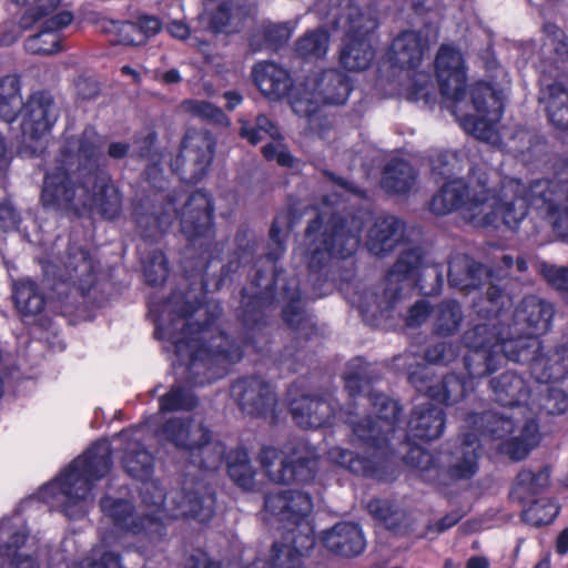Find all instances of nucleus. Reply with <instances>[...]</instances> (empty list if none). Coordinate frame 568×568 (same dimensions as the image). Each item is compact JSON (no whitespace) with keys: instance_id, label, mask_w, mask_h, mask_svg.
Listing matches in <instances>:
<instances>
[{"instance_id":"f257e3e1","label":"nucleus","mask_w":568,"mask_h":568,"mask_svg":"<svg viewBox=\"0 0 568 568\" xmlns=\"http://www.w3.org/2000/svg\"><path fill=\"white\" fill-rule=\"evenodd\" d=\"M521 273L527 263L503 254L500 264L486 271L465 254H455L449 261V284L469 292L487 281L486 297L474 303L478 316L485 320L465 332L463 341L473 353L467 358L470 373L483 376L498 369L505 361L528 364L531 376L540 384L557 382L568 375V345H560L540 353L538 335L548 332L555 315L554 305L536 295L526 296L514 315L507 313L513 306L511 297L496 282Z\"/></svg>"},{"instance_id":"f03ea898","label":"nucleus","mask_w":568,"mask_h":568,"mask_svg":"<svg viewBox=\"0 0 568 568\" xmlns=\"http://www.w3.org/2000/svg\"><path fill=\"white\" fill-rule=\"evenodd\" d=\"M490 184L486 169L473 168L467 183L454 179L440 187L430 201V211L446 215L462 210L474 225L503 224L515 230L530 206L568 239V161L556 163L551 179L534 181L528 187L516 179H505L499 186Z\"/></svg>"},{"instance_id":"7ed1b4c3","label":"nucleus","mask_w":568,"mask_h":568,"mask_svg":"<svg viewBox=\"0 0 568 568\" xmlns=\"http://www.w3.org/2000/svg\"><path fill=\"white\" fill-rule=\"evenodd\" d=\"M369 365L362 358H355L346 367L344 381L349 396L355 400L345 412V422L352 428L354 437L365 446L382 449L384 446L404 445L410 437L434 440L445 428V414L432 404L416 406L408 423V433L398 426L400 407L398 403L383 393L371 388ZM344 418V412H339ZM331 463L355 474L378 480L394 477V464L385 455L374 452L372 458L342 448L333 447L327 452Z\"/></svg>"},{"instance_id":"20e7f679","label":"nucleus","mask_w":568,"mask_h":568,"mask_svg":"<svg viewBox=\"0 0 568 568\" xmlns=\"http://www.w3.org/2000/svg\"><path fill=\"white\" fill-rule=\"evenodd\" d=\"M186 304L184 296L174 294L161 305L150 302L149 312L154 317L156 338L170 341L190 382L203 385L222 376L230 364L241 359L243 352L215 325L221 314L217 303L195 308Z\"/></svg>"},{"instance_id":"39448f33","label":"nucleus","mask_w":568,"mask_h":568,"mask_svg":"<svg viewBox=\"0 0 568 568\" xmlns=\"http://www.w3.org/2000/svg\"><path fill=\"white\" fill-rule=\"evenodd\" d=\"M100 154L101 139L93 129L65 135L54 165L44 175L42 205L59 212L95 211L109 220L116 217L121 195L109 176L98 170Z\"/></svg>"},{"instance_id":"423d86ee","label":"nucleus","mask_w":568,"mask_h":568,"mask_svg":"<svg viewBox=\"0 0 568 568\" xmlns=\"http://www.w3.org/2000/svg\"><path fill=\"white\" fill-rule=\"evenodd\" d=\"M144 426L123 430L116 436L123 448L122 464L126 473L142 481L141 497L142 507L140 514L133 511L130 501L125 499H114L111 496L110 503H125L130 506V513L118 508L122 517H126L128 523L138 525L141 529L140 540L150 541L159 539L163 535L165 519L181 517H192L201 523L207 521L214 511V498L211 494L199 496V491L191 493L186 488L173 489L164 494L161 485L155 480H149L153 471V457L145 450L142 443ZM102 508V503H100Z\"/></svg>"},{"instance_id":"0eeeda50","label":"nucleus","mask_w":568,"mask_h":568,"mask_svg":"<svg viewBox=\"0 0 568 568\" xmlns=\"http://www.w3.org/2000/svg\"><path fill=\"white\" fill-rule=\"evenodd\" d=\"M436 74L442 95L454 103L453 113L463 130L490 145L497 146L501 139L497 123L504 112L505 92L486 82L470 88L474 113L464 110L466 105V70L459 51L443 45L436 57Z\"/></svg>"},{"instance_id":"6e6552de","label":"nucleus","mask_w":568,"mask_h":568,"mask_svg":"<svg viewBox=\"0 0 568 568\" xmlns=\"http://www.w3.org/2000/svg\"><path fill=\"white\" fill-rule=\"evenodd\" d=\"M498 409L481 415H469V426L478 422L486 424L483 435L493 439H505L508 455L523 459L540 439L536 414L529 405V392L524 378L514 372H506L490 381Z\"/></svg>"},{"instance_id":"1a4fd4ad","label":"nucleus","mask_w":568,"mask_h":568,"mask_svg":"<svg viewBox=\"0 0 568 568\" xmlns=\"http://www.w3.org/2000/svg\"><path fill=\"white\" fill-rule=\"evenodd\" d=\"M336 202L323 199L315 207L316 217L306 229L304 243L294 250V262L305 265L311 273L326 267L333 258L353 255L359 245L369 213L363 210L356 214L341 212Z\"/></svg>"},{"instance_id":"9d476101","label":"nucleus","mask_w":568,"mask_h":568,"mask_svg":"<svg viewBox=\"0 0 568 568\" xmlns=\"http://www.w3.org/2000/svg\"><path fill=\"white\" fill-rule=\"evenodd\" d=\"M112 447L106 439L93 443L58 477L47 483L32 496L69 519L87 516L95 498V483L111 469Z\"/></svg>"},{"instance_id":"9b49d317","label":"nucleus","mask_w":568,"mask_h":568,"mask_svg":"<svg viewBox=\"0 0 568 568\" xmlns=\"http://www.w3.org/2000/svg\"><path fill=\"white\" fill-rule=\"evenodd\" d=\"M443 270L442 264L424 258L419 246H412L400 253L383 283L366 290L353 303L363 317L372 323L387 318L403 292L413 285H417L424 295L439 294L444 283Z\"/></svg>"},{"instance_id":"f8f14e48","label":"nucleus","mask_w":568,"mask_h":568,"mask_svg":"<svg viewBox=\"0 0 568 568\" xmlns=\"http://www.w3.org/2000/svg\"><path fill=\"white\" fill-rule=\"evenodd\" d=\"M313 504L311 497L298 490H281L265 497L263 520L278 521L286 530L284 541H275L267 560L258 559L246 568H301L302 560L315 539L308 521Z\"/></svg>"},{"instance_id":"ddd939ff","label":"nucleus","mask_w":568,"mask_h":568,"mask_svg":"<svg viewBox=\"0 0 568 568\" xmlns=\"http://www.w3.org/2000/svg\"><path fill=\"white\" fill-rule=\"evenodd\" d=\"M212 214L210 196L203 191H196L186 201L183 193L169 197L153 212L152 216H144L135 212V220L142 236L155 239L168 232L180 219L181 232L189 241L190 247L201 251L199 268L203 270L206 267V258L213 239Z\"/></svg>"},{"instance_id":"4468645a","label":"nucleus","mask_w":568,"mask_h":568,"mask_svg":"<svg viewBox=\"0 0 568 568\" xmlns=\"http://www.w3.org/2000/svg\"><path fill=\"white\" fill-rule=\"evenodd\" d=\"M161 434L182 452L187 467L214 471L222 466L225 447L220 440L213 439L201 422L171 418L164 424Z\"/></svg>"},{"instance_id":"2eb2a0df","label":"nucleus","mask_w":568,"mask_h":568,"mask_svg":"<svg viewBox=\"0 0 568 568\" xmlns=\"http://www.w3.org/2000/svg\"><path fill=\"white\" fill-rule=\"evenodd\" d=\"M427 41L414 31L397 36L390 47V61L405 70L400 93L409 101L432 105L435 102V87L428 71L419 69Z\"/></svg>"},{"instance_id":"dca6fc26","label":"nucleus","mask_w":568,"mask_h":568,"mask_svg":"<svg viewBox=\"0 0 568 568\" xmlns=\"http://www.w3.org/2000/svg\"><path fill=\"white\" fill-rule=\"evenodd\" d=\"M337 24L344 31L339 51L341 65L351 72L366 70L375 58V50L368 39L377 27L378 21L372 9L362 10L351 6L347 12L339 17Z\"/></svg>"},{"instance_id":"f3484780","label":"nucleus","mask_w":568,"mask_h":568,"mask_svg":"<svg viewBox=\"0 0 568 568\" xmlns=\"http://www.w3.org/2000/svg\"><path fill=\"white\" fill-rule=\"evenodd\" d=\"M258 458L265 475L276 484L308 483L317 470V453L303 442L286 446L284 450L263 447Z\"/></svg>"},{"instance_id":"a211bd4d","label":"nucleus","mask_w":568,"mask_h":568,"mask_svg":"<svg viewBox=\"0 0 568 568\" xmlns=\"http://www.w3.org/2000/svg\"><path fill=\"white\" fill-rule=\"evenodd\" d=\"M118 508L130 513L125 503H110V498L102 501V513L113 523V530L105 532L90 554L82 559L75 568H124L115 551L116 547L130 548L131 539L140 537L141 529L134 523L130 525L126 517H122Z\"/></svg>"},{"instance_id":"6ab92c4d","label":"nucleus","mask_w":568,"mask_h":568,"mask_svg":"<svg viewBox=\"0 0 568 568\" xmlns=\"http://www.w3.org/2000/svg\"><path fill=\"white\" fill-rule=\"evenodd\" d=\"M20 116V153L33 156L43 150L47 139L60 116L59 106L49 92L38 90L27 98Z\"/></svg>"},{"instance_id":"aec40b11","label":"nucleus","mask_w":568,"mask_h":568,"mask_svg":"<svg viewBox=\"0 0 568 568\" xmlns=\"http://www.w3.org/2000/svg\"><path fill=\"white\" fill-rule=\"evenodd\" d=\"M349 78L338 70L324 71L320 78L307 79L303 88H296L291 94L292 110L300 116L311 118L321 103L339 105L349 97Z\"/></svg>"},{"instance_id":"412c9836","label":"nucleus","mask_w":568,"mask_h":568,"mask_svg":"<svg viewBox=\"0 0 568 568\" xmlns=\"http://www.w3.org/2000/svg\"><path fill=\"white\" fill-rule=\"evenodd\" d=\"M468 348V354L465 356V367L468 372L469 379H460L455 374L447 375L439 384L433 385L428 378L429 367L426 365L418 364L416 368L413 367V363L406 366L408 379L412 385L420 393H426L430 398L444 403L446 405H453L462 400L470 390L475 388V379L481 378V376H475L470 373L467 365V358L471 355L473 348ZM493 372H489L491 374ZM483 375V377L487 376Z\"/></svg>"},{"instance_id":"4be33fe9","label":"nucleus","mask_w":568,"mask_h":568,"mask_svg":"<svg viewBox=\"0 0 568 568\" xmlns=\"http://www.w3.org/2000/svg\"><path fill=\"white\" fill-rule=\"evenodd\" d=\"M465 419L463 439L449 454L445 456V468L453 478L467 479L474 476L478 469V449L481 442H497V447L506 454L505 439H493L483 435L486 424L480 422L469 426Z\"/></svg>"},{"instance_id":"5701e85b","label":"nucleus","mask_w":568,"mask_h":568,"mask_svg":"<svg viewBox=\"0 0 568 568\" xmlns=\"http://www.w3.org/2000/svg\"><path fill=\"white\" fill-rule=\"evenodd\" d=\"M213 159V141L205 132L189 131L180 154L170 163L172 172L187 183H196L207 172Z\"/></svg>"},{"instance_id":"b1692460","label":"nucleus","mask_w":568,"mask_h":568,"mask_svg":"<svg viewBox=\"0 0 568 568\" xmlns=\"http://www.w3.org/2000/svg\"><path fill=\"white\" fill-rule=\"evenodd\" d=\"M42 270L45 281L69 283L82 293L89 291L94 281V264L88 251L71 244L64 260L43 261Z\"/></svg>"},{"instance_id":"393cba45","label":"nucleus","mask_w":568,"mask_h":568,"mask_svg":"<svg viewBox=\"0 0 568 568\" xmlns=\"http://www.w3.org/2000/svg\"><path fill=\"white\" fill-rule=\"evenodd\" d=\"M29 529L20 515L0 521V560L10 568H40L36 559L21 551Z\"/></svg>"},{"instance_id":"a878e982","label":"nucleus","mask_w":568,"mask_h":568,"mask_svg":"<svg viewBox=\"0 0 568 568\" xmlns=\"http://www.w3.org/2000/svg\"><path fill=\"white\" fill-rule=\"evenodd\" d=\"M231 395L242 412L252 416L271 414L276 404L272 386L258 377H248L235 382Z\"/></svg>"},{"instance_id":"bb28decb","label":"nucleus","mask_w":568,"mask_h":568,"mask_svg":"<svg viewBox=\"0 0 568 568\" xmlns=\"http://www.w3.org/2000/svg\"><path fill=\"white\" fill-rule=\"evenodd\" d=\"M240 134L252 144H256L262 141L264 136H268L272 139V142L263 146L262 152L264 158L268 161H275L282 166L292 168L294 165L295 160L288 152L286 145L282 142L280 130L266 115H258L255 126H250L243 121Z\"/></svg>"},{"instance_id":"cd10ccee","label":"nucleus","mask_w":568,"mask_h":568,"mask_svg":"<svg viewBox=\"0 0 568 568\" xmlns=\"http://www.w3.org/2000/svg\"><path fill=\"white\" fill-rule=\"evenodd\" d=\"M410 231L404 221L394 215L379 216L368 231L366 246L376 256L392 253L398 245L410 240Z\"/></svg>"},{"instance_id":"c85d7f7f","label":"nucleus","mask_w":568,"mask_h":568,"mask_svg":"<svg viewBox=\"0 0 568 568\" xmlns=\"http://www.w3.org/2000/svg\"><path fill=\"white\" fill-rule=\"evenodd\" d=\"M273 283L275 298L285 304L283 307L284 321L301 334L308 328H313L301 304L297 280L294 277L287 280L283 272H276Z\"/></svg>"},{"instance_id":"c756f323","label":"nucleus","mask_w":568,"mask_h":568,"mask_svg":"<svg viewBox=\"0 0 568 568\" xmlns=\"http://www.w3.org/2000/svg\"><path fill=\"white\" fill-rule=\"evenodd\" d=\"M253 79L261 93L270 100H281L303 84L293 85L288 72L274 62H260L253 69Z\"/></svg>"},{"instance_id":"7c9ffc66","label":"nucleus","mask_w":568,"mask_h":568,"mask_svg":"<svg viewBox=\"0 0 568 568\" xmlns=\"http://www.w3.org/2000/svg\"><path fill=\"white\" fill-rule=\"evenodd\" d=\"M291 413L295 423L303 428L322 427L337 418L332 403L308 396L292 399Z\"/></svg>"},{"instance_id":"2f4dec72","label":"nucleus","mask_w":568,"mask_h":568,"mask_svg":"<svg viewBox=\"0 0 568 568\" xmlns=\"http://www.w3.org/2000/svg\"><path fill=\"white\" fill-rule=\"evenodd\" d=\"M325 547L341 556L353 557L364 551L366 541L362 529L353 523H339L323 536Z\"/></svg>"},{"instance_id":"473e14b6","label":"nucleus","mask_w":568,"mask_h":568,"mask_svg":"<svg viewBox=\"0 0 568 568\" xmlns=\"http://www.w3.org/2000/svg\"><path fill=\"white\" fill-rule=\"evenodd\" d=\"M539 102L544 104L554 126L568 130V90L561 81L550 82L547 77H544Z\"/></svg>"},{"instance_id":"72a5a7b5","label":"nucleus","mask_w":568,"mask_h":568,"mask_svg":"<svg viewBox=\"0 0 568 568\" xmlns=\"http://www.w3.org/2000/svg\"><path fill=\"white\" fill-rule=\"evenodd\" d=\"M242 14L232 0H206L201 19L214 32L230 33L237 29Z\"/></svg>"},{"instance_id":"f704fd0d","label":"nucleus","mask_w":568,"mask_h":568,"mask_svg":"<svg viewBox=\"0 0 568 568\" xmlns=\"http://www.w3.org/2000/svg\"><path fill=\"white\" fill-rule=\"evenodd\" d=\"M23 103L20 79L17 75L0 78V118L12 123L20 115Z\"/></svg>"},{"instance_id":"c9c22d12","label":"nucleus","mask_w":568,"mask_h":568,"mask_svg":"<svg viewBox=\"0 0 568 568\" xmlns=\"http://www.w3.org/2000/svg\"><path fill=\"white\" fill-rule=\"evenodd\" d=\"M415 173L409 163L390 160L384 170L382 187L388 193H406L414 184Z\"/></svg>"},{"instance_id":"e433bc0d","label":"nucleus","mask_w":568,"mask_h":568,"mask_svg":"<svg viewBox=\"0 0 568 568\" xmlns=\"http://www.w3.org/2000/svg\"><path fill=\"white\" fill-rule=\"evenodd\" d=\"M14 303L22 317H33L44 307V298L37 285L29 278L20 280L13 285Z\"/></svg>"},{"instance_id":"4c0bfd02","label":"nucleus","mask_w":568,"mask_h":568,"mask_svg":"<svg viewBox=\"0 0 568 568\" xmlns=\"http://www.w3.org/2000/svg\"><path fill=\"white\" fill-rule=\"evenodd\" d=\"M227 473L231 479L243 489H251L254 485L255 470L250 463L247 452L236 448L230 452L227 459Z\"/></svg>"},{"instance_id":"58836bf2","label":"nucleus","mask_w":568,"mask_h":568,"mask_svg":"<svg viewBox=\"0 0 568 568\" xmlns=\"http://www.w3.org/2000/svg\"><path fill=\"white\" fill-rule=\"evenodd\" d=\"M462 321V307L455 301L443 302L434 310V329L439 335L448 336L456 333Z\"/></svg>"},{"instance_id":"ea45409f","label":"nucleus","mask_w":568,"mask_h":568,"mask_svg":"<svg viewBox=\"0 0 568 568\" xmlns=\"http://www.w3.org/2000/svg\"><path fill=\"white\" fill-rule=\"evenodd\" d=\"M99 28L102 32L112 36V42L125 45L142 44L141 37L136 33L139 29L135 22L103 19L99 22Z\"/></svg>"},{"instance_id":"a19ab883","label":"nucleus","mask_w":568,"mask_h":568,"mask_svg":"<svg viewBox=\"0 0 568 568\" xmlns=\"http://www.w3.org/2000/svg\"><path fill=\"white\" fill-rule=\"evenodd\" d=\"M329 34L318 29L306 33L296 43V51L304 58H322L327 53Z\"/></svg>"},{"instance_id":"79ce46f5","label":"nucleus","mask_w":568,"mask_h":568,"mask_svg":"<svg viewBox=\"0 0 568 568\" xmlns=\"http://www.w3.org/2000/svg\"><path fill=\"white\" fill-rule=\"evenodd\" d=\"M559 513V506L548 498L534 501L523 513L524 520L532 526L548 525Z\"/></svg>"},{"instance_id":"37998d69","label":"nucleus","mask_w":568,"mask_h":568,"mask_svg":"<svg viewBox=\"0 0 568 568\" xmlns=\"http://www.w3.org/2000/svg\"><path fill=\"white\" fill-rule=\"evenodd\" d=\"M196 404V397L190 390L182 387H173L160 398L161 412L190 410Z\"/></svg>"},{"instance_id":"c03bdc74","label":"nucleus","mask_w":568,"mask_h":568,"mask_svg":"<svg viewBox=\"0 0 568 568\" xmlns=\"http://www.w3.org/2000/svg\"><path fill=\"white\" fill-rule=\"evenodd\" d=\"M550 471L548 468L540 469L538 473L525 469L517 476L515 491L517 494L528 493L537 494L549 484Z\"/></svg>"},{"instance_id":"a18cd8bd","label":"nucleus","mask_w":568,"mask_h":568,"mask_svg":"<svg viewBox=\"0 0 568 568\" xmlns=\"http://www.w3.org/2000/svg\"><path fill=\"white\" fill-rule=\"evenodd\" d=\"M545 43L541 53L554 51L561 60H568V37L557 26L548 23L544 27Z\"/></svg>"},{"instance_id":"49530a36","label":"nucleus","mask_w":568,"mask_h":568,"mask_svg":"<svg viewBox=\"0 0 568 568\" xmlns=\"http://www.w3.org/2000/svg\"><path fill=\"white\" fill-rule=\"evenodd\" d=\"M366 508L375 519L384 523L389 529H396L397 521L403 517V513L386 499H372Z\"/></svg>"},{"instance_id":"de8ad7c7","label":"nucleus","mask_w":568,"mask_h":568,"mask_svg":"<svg viewBox=\"0 0 568 568\" xmlns=\"http://www.w3.org/2000/svg\"><path fill=\"white\" fill-rule=\"evenodd\" d=\"M464 168L463 155L457 151L439 152L433 161L434 173L443 178H452Z\"/></svg>"},{"instance_id":"09e8293b","label":"nucleus","mask_w":568,"mask_h":568,"mask_svg":"<svg viewBox=\"0 0 568 568\" xmlns=\"http://www.w3.org/2000/svg\"><path fill=\"white\" fill-rule=\"evenodd\" d=\"M184 109L192 114L200 116L202 119L219 123V124H227L229 120L223 113V111L206 101H197L190 100L184 102Z\"/></svg>"},{"instance_id":"8fccbe9b","label":"nucleus","mask_w":568,"mask_h":568,"mask_svg":"<svg viewBox=\"0 0 568 568\" xmlns=\"http://www.w3.org/2000/svg\"><path fill=\"white\" fill-rule=\"evenodd\" d=\"M168 274L169 267L164 254L160 251L153 252L144 266L146 282L151 285H159L166 280Z\"/></svg>"},{"instance_id":"3c124183","label":"nucleus","mask_w":568,"mask_h":568,"mask_svg":"<svg viewBox=\"0 0 568 568\" xmlns=\"http://www.w3.org/2000/svg\"><path fill=\"white\" fill-rule=\"evenodd\" d=\"M539 408L551 415L562 414L568 409V396L560 388L549 387L540 399Z\"/></svg>"},{"instance_id":"603ef678","label":"nucleus","mask_w":568,"mask_h":568,"mask_svg":"<svg viewBox=\"0 0 568 568\" xmlns=\"http://www.w3.org/2000/svg\"><path fill=\"white\" fill-rule=\"evenodd\" d=\"M539 273L546 282L558 291H568V267L542 262Z\"/></svg>"},{"instance_id":"864d4df0","label":"nucleus","mask_w":568,"mask_h":568,"mask_svg":"<svg viewBox=\"0 0 568 568\" xmlns=\"http://www.w3.org/2000/svg\"><path fill=\"white\" fill-rule=\"evenodd\" d=\"M459 354V346L442 342L427 349L425 359L430 364L447 365Z\"/></svg>"},{"instance_id":"5fc2aeb1","label":"nucleus","mask_w":568,"mask_h":568,"mask_svg":"<svg viewBox=\"0 0 568 568\" xmlns=\"http://www.w3.org/2000/svg\"><path fill=\"white\" fill-rule=\"evenodd\" d=\"M284 231V222H282V217L277 216L270 231V243H268V252L266 254L267 258L272 262L277 261L285 251L282 240V233Z\"/></svg>"},{"instance_id":"6e6d98bb","label":"nucleus","mask_w":568,"mask_h":568,"mask_svg":"<svg viewBox=\"0 0 568 568\" xmlns=\"http://www.w3.org/2000/svg\"><path fill=\"white\" fill-rule=\"evenodd\" d=\"M294 26L291 22L267 23L264 27L265 38L273 45L286 42L291 38Z\"/></svg>"},{"instance_id":"4d7b16f0","label":"nucleus","mask_w":568,"mask_h":568,"mask_svg":"<svg viewBox=\"0 0 568 568\" xmlns=\"http://www.w3.org/2000/svg\"><path fill=\"white\" fill-rule=\"evenodd\" d=\"M21 219L12 204L8 201L0 203V230L10 232L18 230Z\"/></svg>"},{"instance_id":"13d9d810","label":"nucleus","mask_w":568,"mask_h":568,"mask_svg":"<svg viewBox=\"0 0 568 568\" xmlns=\"http://www.w3.org/2000/svg\"><path fill=\"white\" fill-rule=\"evenodd\" d=\"M405 459L407 464L423 471L428 470L434 462L432 456L417 445L410 447L409 452L405 455Z\"/></svg>"},{"instance_id":"bf43d9fd","label":"nucleus","mask_w":568,"mask_h":568,"mask_svg":"<svg viewBox=\"0 0 568 568\" xmlns=\"http://www.w3.org/2000/svg\"><path fill=\"white\" fill-rule=\"evenodd\" d=\"M136 24L139 29L136 33L141 37V43H144L148 38L156 34L162 27L160 20L151 16L140 17Z\"/></svg>"},{"instance_id":"052dcab7","label":"nucleus","mask_w":568,"mask_h":568,"mask_svg":"<svg viewBox=\"0 0 568 568\" xmlns=\"http://www.w3.org/2000/svg\"><path fill=\"white\" fill-rule=\"evenodd\" d=\"M430 306L426 301H418L414 304L406 317V324L412 327L419 326L428 317Z\"/></svg>"},{"instance_id":"680f3d73","label":"nucleus","mask_w":568,"mask_h":568,"mask_svg":"<svg viewBox=\"0 0 568 568\" xmlns=\"http://www.w3.org/2000/svg\"><path fill=\"white\" fill-rule=\"evenodd\" d=\"M327 175L333 186L337 189L336 197H346L348 200L351 196H362V192L351 183L336 178L333 173H328Z\"/></svg>"},{"instance_id":"e2e57ef3","label":"nucleus","mask_w":568,"mask_h":568,"mask_svg":"<svg viewBox=\"0 0 568 568\" xmlns=\"http://www.w3.org/2000/svg\"><path fill=\"white\" fill-rule=\"evenodd\" d=\"M185 568H220V565L212 561L206 554L200 552L187 559Z\"/></svg>"},{"instance_id":"0e129e2a","label":"nucleus","mask_w":568,"mask_h":568,"mask_svg":"<svg viewBox=\"0 0 568 568\" xmlns=\"http://www.w3.org/2000/svg\"><path fill=\"white\" fill-rule=\"evenodd\" d=\"M268 295H270V293L265 292V293H263L262 296H258L257 294H255L252 302L243 301V303H245V307H246V310L244 311V320L243 321L246 325H250L251 322L254 324L258 323V317L253 313V310H254L255 305H258L261 303V301L266 298V296H268Z\"/></svg>"},{"instance_id":"69168bd1","label":"nucleus","mask_w":568,"mask_h":568,"mask_svg":"<svg viewBox=\"0 0 568 568\" xmlns=\"http://www.w3.org/2000/svg\"><path fill=\"white\" fill-rule=\"evenodd\" d=\"M166 29L168 32L176 39H185L190 34L189 27L184 22L178 20L170 22Z\"/></svg>"},{"instance_id":"338daca9","label":"nucleus","mask_w":568,"mask_h":568,"mask_svg":"<svg viewBox=\"0 0 568 568\" xmlns=\"http://www.w3.org/2000/svg\"><path fill=\"white\" fill-rule=\"evenodd\" d=\"M462 517H463V514H460L459 511H454L452 514H448L447 516H445L443 519H440L437 523V525H436L437 532H442V531L449 529L455 524H457L462 519Z\"/></svg>"},{"instance_id":"774afa93","label":"nucleus","mask_w":568,"mask_h":568,"mask_svg":"<svg viewBox=\"0 0 568 568\" xmlns=\"http://www.w3.org/2000/svg\"><path fill=\"white\" fill-rule=\"evenodd\" d=\"M155 136L153 133H148L142 139V144L140 146H134L132 150L133 153H136L141 158L148 156L151 146L153 145Z\"/></svg>"}]
</instances>
